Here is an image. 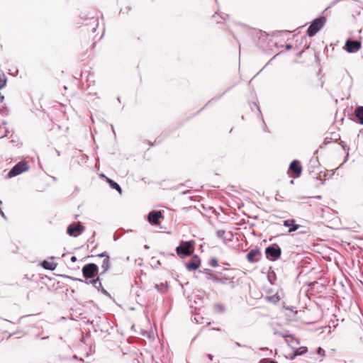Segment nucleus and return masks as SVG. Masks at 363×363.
<instances>
[{
    "mask_svg": "<svg viewBox=\"0 0 363 363\" xmlns=\"http://www.w3.org/2000/svg\"><path fill=\"white\" fill-rule=\"evenodd\" d=\"M106 180L112 189L117 190L120 194H121L122 189L116 182L108 178H106Z\"/></svg>",
    "mask_w": 363,
    "mask_h": 363,
    "instance_id": "a211bd4d",
    "label": "nucleus"
},
{
    "mask_svg": "<svg viewBox=\"0 0 363 363\" xmlns=\"http://www.w3.org/2000/svg\"><path fill=\"white\" fill-rule=\"evenodd\" d=\"M41 266L45 269H48V270H55L57 267V264L55 263V262H48V261H43L42 263H41Z\"/></svg>",
    "mask_w": 363,
    "mask_h": 363,
    "instance_id": "dca6fc26",
    "label": "nucleus"
},
{
    "mask_svg": "<svg viewBox=\"0 0 363 363\" xmlns=\"http://www.w3.org/2000/svg\"><path fill=\"white\" fill-rule=\"evenodd\" d=\"M355 116L359 120L360 124H363V106H360L356 108Z\"/></svg>",
    "mask_w": 363,
    "mask_h": 363,
    "instance_id": "f3484780",
    "label": "nucleus"
},
{
    "mask_svg": "<svg viewBox=\"0 0 363 363\" xmlns=\"http://www.w3.org/2000/svg\"><path fill=\"white\" fill-rule=\"evenodd\" d=\"M306 352H307V348L306 347H300L296 350V351L294 352V356L303 354Z\"/></svg>",
    "mask_w": 363,
    "mask_h": 363,
    "instance_id": "aec40b11",
    "label": "nucleus"
},
{
    "mask_svg": "<svg viewBox=\"0 0 363 363\" xmlns=\"http://www.w3.org/2000/svg\"><path fill=\"white\" fill-rule=\"evenodd\" d=\"M223 233H224V231H222V232L218 231V235H219V236H220L221 234H223Z\"/></svg>",
    "mask_w": 363,
    "mask_h": 363,
    "instance_id": "cd10ccee",
    "label": "nucleus"
},
{
    "mask_svg": "<svg viewBox=\"0 0 363 363\" xmlns=\"http://www.w3.org/2000/svg\"><path fill=\"white\" fill-rule=\"evenodd\" d=\"M265 254L270 259L276 260L281 256V250L279 245H273L266 248Z\"/></svg>",
    "mask_w": 363,
    "mask_h": 363,
    "instance_id": "423d86ee",
    "label": "nucleus"
},
{
    "mask_svg": "<svg viewBox=\"0 0 363 363\" xmlns=\"http://www.w3.org/2000/svg\"><path fill=\"white\" fill-rule=\"evenodd\" d=\"M209 264L210 266H211L212 267H218V260L215 257H212L209 260Z\"/></svg>",
    "mask_w": 363,
    "mask_h": 363,
    "instance_id": "4be33fe9",
    "label": "nucleus"
},
{
    "mask_svg": "<svg viewBox=\"0 0 363 363\" xmlns=\"http://www.w3.org/2000/svg\"><path fill=\"white\" fill-rule=\"evenodd\" d=\"M289 169L296 174L297 175H300L302 171V167L300 164V162L298 160H294L289 166Z\"/></svg>",
    "mask_w": 363,
    "mask_h": 363,
    "instance_id": "4468645a",
    "label": "nucleus"
},
{
    "mask_svg": "<svg viewBox=\"0 0 363 363\" xmlns=\"http://www.w3.org/2000/svg\"><path fill=\"white\" fill-rule=\"evenodd\" d=\"M98 266L94 263L85 264L82 268V274L86 279L94 278L98 274Z\"/></svg>",
    "mask_w": 363,
    "mask_h": 363,
    "instance_id": "39448f33",
    "label": "nucleus"
},
{
    "mask_svg": "<svg viewBox=\"0 0 363 363\" xmlns=\"http://www.w3.org/2000/svg\"><path fill=\"white\" fill-rule=\"evenodd\" d=\"M162 218V213L161 211H151L147 216L148 221L152 225L159 224L160 219Z\"/></svg>",
    "mask_w": 363,
    "mask_h": 363,
    "instance_id": "9b49d317",
    "label": "nucleus"
},
{
    "mask_svg": "<svg viewBox=\"0 0 363 363\" xmlns=\"http://www.w3.org/2000/svg\"><path fill=\"white\" fill-rule=\"evenodd\" d=\"M261 257V252L258 249H252L247 255L248 262H257Z\"/></svg>",
    "mask_w": 363,
    "mask_h": 363,
    "instance_id": "9d476101",
    "label": "nucleus"
},
{
    "mask_svg": "<svg viewBox=\"0 0 363 363\" xmlns=\"http://www.w3.org/2000/svg\"><path fill=\"white\" fill-rule=\"evenodd\" d=\"M345 48L348 52H356L360 49L361 43L358 40H347Z\"/></svg>",
    "mask_w": 363,
    "mask_h": 363,
    "instance_id": "6e6552de",
    "label": "nucleus"
},
{
    "mask_svg": "<svg viewBox=\"0 0 363 363\" xmlns=\"http://www.w3.org/2000/svg\"><path fill=\"white\" fill-rule=\"evenodd\" d=\"M186 267L189 271L196 270L200 266V260L196 256L191 261L186 263Z\"/></svg>",
    "mask_w": 363,
    "mask_h": 363,
    "instance_id": "f8f14e48",
    "label": "nucleus"
},
{
    "mask_svg": "<svg viewBox=\"0 0 363 363\" xmlns=\"http://www.w3.org/2000/svg\"><path fill=\"white\" fill-rule=\"evenodd\" d=\"M86 283L91 284L94 286V288H96V289L100 290L101 289L103 292H106L105 291V289L103 288L102 284L99 277H97L96 279H92L89 281H86Z\"/></svg>",
    "mask_w": 363,
    "mask_h": 363,
    "instance_id": "2eb2a0df",
    "label": "nucleus"
},
{
    "mask_svg": "<svg viewBox=\"0 0 363 363\" xmlns=\"http://www.w3.org/2000/svg\"><path fill=\"white\" fill-rule=\"evenodd\" d=\"M270 300H272L274 303H277L279 301L280 298L278 296H273L269 298Z\"/></svg>",
    "mask_w": 363,
    "mask_h": 363,
    "instance_id": "5701e85b",
    "label": "nucleus"
},
{
    "mask_svg": "<svg viewBox=\"0 0 363 363\" xmlns=\"http://www.w3.org/2000/svg\"><path fill=\"white\" fill-rule=\"evenodd\" d=\"M71 262H75L77 261V257L75 256H72L70 259Z\"/></svg>",
    "mask_w": 363,
    "mask_h": 363,
    "instance_id": "a878e982",
    "label": "nucleus"
},
{
    "mask_svg": "<svg viewBox=\"0 0 363 363\" xmlns=\"http://www.w3.org/2000/svg\"><path fill=\"white\" fill-rule=\"evenodd\" d=\"M6 77L3 74L2 75H0V89H2L6 86Z\"/></svg>",
    "mask_w": 363,
    "mask_h": 363,
    "instance_id": "412c9836",
    "label": "nucleus"
},
{
    "mask_svg": "<svg viewBox=\"0 0 363 363\" xmlns=\"http://www.w3.org/2000/svg\"><path fill=\"white\" fill-rule=\"evenodd\" d=\"M236 345L238 347H241V345L239 342H236Z\"/></svg>",
    "mask_w": 363,
    "mask_h": 363,
    "instance_id": "c85d7f7f",
    "label": "nucleus"
},
{
    "mask_svg": "<svg viewBox=\"0 0 363 363\" xmlns=\"http://www.w3.org/2000/svg\"><path fill=\"white\" fill-rule=\"evenodd\" d=\"M273 333L275 335H277V336H279V337H282L285 339L288 338V337H291V342H289L287 340H286V342L288 343L289 345L290 346H293L294 344H296L298 345V341L296 340V339H294L291 335H289L287 332L286 331H280L276 328H273Z\"/></svg>",
    "mask_w": 363,
    "mask_h": 363,
    "instance_id": "0eeeda50",
    "label": "nucleus"
},
{
    "mask_svg": "<svg viewBox=\"0 0 363 363\" xmlns=\"http://www.w3.org/2000/svg\"><path fill=\"white\" fill-rule=\"evenodd\" d=\"M84 228L80 223H78L77 225H69L67 229V233L70 236L77 237L78 235L81 234Z\"/></svg>",
    "mask_w": 363,
    "mask_h": 363,
    "instance_id": "1a4fd4ad",
    "label": "nucleus"
},
{
    "mask_svg": "<svg viewBox=\"0 0 363 363\" xmlns=\"http://www.w3.org/2000/svg\"><path fill=\"white\" fill-rule=\"evenodd\" d=\"M205 276L206 278L208 280H212L214 282L216 283H220L222 284H229L230 288L235 287V281L234 277H217L213 271L209 269H206L205 272Z\"/></svg>",
    "mask_w": 363,
    "mask_h": 363,
    "instance_id": "f257e3e1",
    "label": "nucleus"
},
{
    "mask_svg": "<svg viewBox=\"0 0 363 363\" xmlns=\"http://www.w3.org/2000/svg\"><path fill=\"white\" fill-rule=\"evenodd\" d=\"M326 19L324 16L319 17L313 21L307 30L309 36L315 35L325 23Z\"/></svg>",
    "mask_w": 363,
    "mask_h": 363,
    "instance_id": "7ed1b4c3",
    "label": "nucleus"
},
{
    "mask_svg": "<svg viewBox=\"0 0 363 363\" xmlns=\"http://www.w3.org/2000/svg\"><path fill=\"white\" fill-rule=\"evenodd\" d=\"M194 241L182 242L176 248L177 255L182 258L191 255L194 250Z\"/></svg>",
    "mask_w": 363,
    "mask_h": 363,
    "instance_id": "f03ea898",
    "label": "nucleus"
},
{
    "mask_svg": "<svg viewBox=\"0 0 363 363\" xmlns=\"http://www.w3.org/2000/svg\"><path fill=\"white\" fill-rule=\"evenodd\" d=\"M284 225L285 227L289 228V233H292L296 230H297L300 225L295 224V220L294 219H289L284 221Z\"/></svg>",
    "mask_w": 363,
    "mask_h": 363,
    "instance_id": "ddd939ff",
    "label": "nucleus"
},
{
    "mask_svg": "<svg viewBox=\"0 0 363 363\" xmlns=\"http://www.w3.org/2000/svg\"><path fill=\"white\" fill-rule=\"evenodd\" d=\"M101 268L103 269V272H106L109 268H110V261H109V257L106 256L103 260Z\"/></svg>",
    "mask_w": 363,
    "mask_h": 363,
    "instance_id": "6ab92c4d",
    "label": "nucleus"
},
{
    "mask_svg": "<svg viewBox=\"0 0 363 363\" xmlns=\"http://www.w3.org/2000/svg\"><path fill=\"white\" fill-rule=\"evenodd\" d=\"M317 353L322 357L325 356V350H323L321 347H318Z\"/></svg>",
    "mask_w": 363,
    "mask_h": 363,
    "instance_id": "b1692460",
    "label": "nucleus"
},
{
    "mask_svg": "<svg viewBox=\"0 0 363 363\" xmlns=\"http://www.w3.org/2000/svg\"><path fill=\"white\" fill-rule=\"evenodd\" d=\"M29 166L26 161H21L13 167L8 174L9 178L18 176L21 173L28 170Z\"/></svg>",
    "mask_w": 363,
    "mask_h": 363,
    "instance_id": "20e7f679",
    "label": "nucleus"
},
{
    "mask_svg": "<svg viewBox=\"0 0 363 363\" xmlns=\"http://www.w3.org/2000/svg\"><path fill=\"white\" fill-rule=\"evenodd\" d=\"M106 256H108V255L106 252H102V253L96 255V257H106Z\"/></svg>",
    "mask_w": 363,
    "mask_h": 363,
    "instance_id": "393cba45",
    "label": "nucleus"
},
{
    "mask_svg": "<svg viewBox=\"0 0 363 363\" xmlns=\"http://www.w3.org/2000/svg\"><path fill=\"white\" fill-rule=\"evenodd\" d=\"M208 359H209L210 360H212V359H213V356H212L211 354H208Z\"/></svg>",
    "mask_w": 363,
    "mask_h": 363,
    "instance_id": "bb28decb",
    "label": "nucleus"
}]
</instances>
